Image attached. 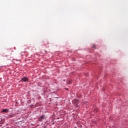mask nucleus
<instances>
[{"label": "nucleus", "instance_id": "3", "mask_svg": "<svg viewBox=\"0 0 128 128\" xmlns=\"http://www.w3.org/2000/svg\"><path fill=\"white\" fill-rule=\"evenodd\" d=\"M9 110L8 109H2V112H8Z\"/></svg>", "mask_w": 128, "mask_h": 128}, {"label": "nucleus", "instance_id": "5", "mask_svg": "<svg viewBox=\"0 0 128 128\" xmlns=\"http://www.w3.org/2000/svg\"><path fill=\"white\" fill-rule=\"evenodd\" d=\"M56 98H58V97H56Z\"/></svg>", "mask_w": 128, "mask_h": 128}, {"label": "nucleus", "instance_id": "1", "mask_svg": "<svg viewBox=\"0 0 128 128\" xmlns=\"http://www.w3.org/2000/svg\"><path fill=\"white\" fill-rule=\"evenodd\" d=\"M28 80V78L26 76H24V78H21L20 82H26Z\"/></svg>", "mask_w": 128, "mask_h": 128}, {"label": "nucleus", "instance_id": "4", "mask_svg": "<svg viewBox=\"0 0 128 128\" xmlns=\"http://www.w3.org/2000/svg\"><path fill=\"white\" fill-rule=\"evenodd\" d=\"M92 48H96V45H95V44H94V45L92 46Z\"/></svg>", "mask_w": 128, "mask_h": 128}, {"label": "nucleus", "instance_id": "2", "mask_svg": "<svg viewBox=\"0 0 128 128\" xmlns=\"http://www.w3.org/2000/svg\"><path fill=\"white\" fill-rule=\"evenodd\" d=\"M44 118V116L42 115L38 118L40 122H42V120Z\"/></svg>", "mask_w": 128, "mask_h": 128}]
</instances>
